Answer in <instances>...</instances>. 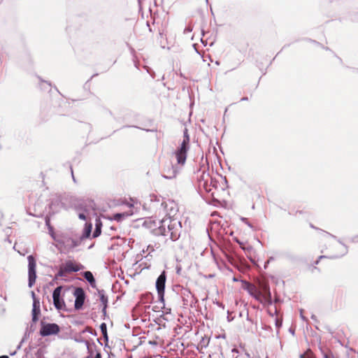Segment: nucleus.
Wrapping results in <instances>:
<instances>
[{"label": "nucleus", "mask_w": 358, "mask_h": 358, "mask_svg": "<svg viewBox=\"0 0 358 358\" xmlns=\"http://www.w3.org/2000/svg\"><path fill=\"white\" fill-rule=\"evenodd\" d=\"M164 210L165 217L162 220H154L155 228L152 230L157 236H169L171 241H176L180 236L182 228L178 204L173 201L165 202Z\"/></svg>", "instance_id": "f257e3e1"}, {"label": "nucleus", "mask_w": 358, "mask_h": 358, "mask_svg": "<svg viewBox=\"0 0 358 358\" xmlns=\"http://www.w3.org/2000/svg\"><path fill=\"white\" fill-rule=\"evenodd\" d=\"M52 238L57 243L61 250L69 252L80 245V238L77 236H70L69 234L55 235L51 234Z\"/></svg>", "instance_id": "f03ea898"}, {"label": "nucleus", "mask_w": 358, "mask_h": 358, "mask_svg": "<svg viewBox=\"0 0 358 358\" xmlns=\"http://www.w3.org/2000/svg\"><path fill=\"white\" fill-rule=\"evenodd\" d=\"M189 136L187 128L184 129L183 131V139L180 144V146L174 152L176 160L179 165L183 166L186 162L187 152L189 149Z\"/></svg>", "instance_id": "7ed1b4c3"}, {"label": "nucleus", "mask_w": 358, "mask_h": 358, "mask_svg": "<svg viewBox=\"0 0 358 358\" xmlns=\"http://www.w3.org/2000/svg\"><path fill=\"white\" fill-rule=\"evenodd\" d=\"M166 281V273L163 271L157 278L155 286L157 291L158 299L164 306V290Z\"/></svg>", "instance_id": "20e7f679"}, {"label": "nucleus", "mask_w": 358, "mask_h": 358, "mask_svg": "<svg viewBox=\"0 0 358 358\" xmlns=\"http://www.w3.org/2000/svg\"><path fill=\"white\" fill-rule=\"evenodd\" d=\"M28 260V286L29 287H31L36 279V260L33 255H29L27 257Z\"/></svg>", "instance_id": "39448f33"}, {"label": "nucleus", "mask_w": 358, "mask_h": 358, "mask_svg": "<svg viewBox=\"0 0 358 358\" xmlns=\"http://www.w3.org/2000/svg\"><path fill=\"white\" fill-rule=\"evenodd\" d=\"M71 296L75 297L74 307L76 310H80L85 302V293L82 287H73Z\"/></svg>", "instance_id": "423d86ee"}, {"label": "nucleus", "mask_w": 358, "mask_h": 358, "mask_svg": "<svg viewBox=\"0 0 358 358\" xmlns=\"http://www.w3.org/2000/svg\"><path fill=\"white\" fill-rule=\"evenodd\" d=\"M41 325L42 327L40 330V334L43 337L57 334L60 331L59 327L55 323L45 324L43 322H41Z\"/></svg>", "instance_id": "0eeeda50"}, {"label": "nucleus", "mask_w": 358, "mask_h": 358, "mask_svg": "<svg viewBox=\"0 0 358 358\" xmlns=\"http://www.w3.org/2000/svg\"><path fill=\"white\" fill-rule=\"evenodd\" d=\"M62 289V286H58L54 289L52 293L53 304L57 310H63L65 308V303L64 299L61 297Z\"/></svg>", "instance_id": "6e6552de"}, {"label": "nucleus", "mask_w": 358, "mask_h": 358, "mask_svg": "<svg viewBox=\"0 0 358 358\" xmlns=\"http://www.w3.org/2000/svg\"><path fill=\"white\" fill-rule=\"evenodd\" d=\"M180 294L182 299V305L185 308L193 307L194 306L196 303L195 298L189 289L182 288Z\"/></svg>", "instance_id": "1a4fd4ad"}, {"label": "nucleus", "mask_w": 358, "mask_h": 358, "mask_svg": "<svg viewBox=\"0 0 358 358\" xmlns=\"http://www.w3.org/2000/svg\"><path fill=\"white\" fill-rule=\"evenodd\" d=\"M182 166L177 163V165L169 164L164 170L162 176L166 179L174 178L179 173Z\"/></svg>", "instance_id": "9d476101"}, {"label": "nucleus", "mask_w": 358, "mask_h": 358, "mask_svg": "<svg viewBox=\"0 0 358 358\" xmlns=\"http://www.w3.org/2000/svg\"><path fill=\"white\" fill-rule=\"evenodd\" d=\"M244 289L247 290L250 295L254 297L256 300L260 301L262 293L257 287L255 285L245 281L244 282Z\"/></svg>", "instance_id": "9b49d317"}, {"label": "nucleus", "mask_w": 358, "mask_h": 358, "mask_svg": "<svg viewBox=\"0 0 358 358\" xmlns=\"http://www.w3.org/2000/svg\"><path fill=\"white\" fill-rule=\"evenodd\" d=\"M64 270L66 273H71V272H77L83 268V266L78 264H75L72 261H67L66 263L62 266Z\"/></svg>", "instance_id": "f8f14e48"}, {"label": "nucleus", "mask_w": 358, "mask_h": 358, "mask_svg": "<svg viewBox=\"0 0 358 358\" xmlns=\"http://www.w3.org/2000/svg\"><path fill=\"white\" fill-rule=\"evenodd\" d=\"M322 231L326 236H331L333 238L337 240L338 242L339 243H341L343 246V250L342 253L341 255H332V256L330 257V258H332V259L339 258L341 257L344 256L345 255H346L348 253V247L344 243H343L340 239H337L336 236H335L334 235L331 234H329V233H328L327 231Z\"/></svg>", "instance_id": "ddd939ff"}, {"label": "nucleus", "mask_w": 358, "mask_h": 358, "mask_svg": "<svg viewBox=\"0 0 358 358\" xmlns=\"http://www.w3.org/2000/svg\"><path fill=\"white\" fill-rule=\"evenodd\" d=\"M197 178L199 181V185L205 187L208 181L209 174L206 173L205 169L203 171L199 169L197 171Z\"/></svg>", "instance_id": "4468645a"}, {"label": "nucleus", "mask_w": 358, "mask_h": 358, "mask_svg": "<svg viewBox=\"0 0 358 358\" xmlns=\"http://www.w3.org/2000/svg\"><path fill=\"white\" fill-rule=\"evenodd\" d=\"M83 277L90 284V285L92 287H94L96 286V281L91 271H85L83 273Z\"/></svg>", "instance_id": "2eb2a0df"}, {"label": "nucleus", "mask_w": 358, "mask_h": 358, "mask_svg": "<svg viewBox=\"0 0 358 358\" xmlns=\"http://www.w3.org/2000/svg\"><path fill=\"white\" fill-rule=\"evenodd\" d=\"M92 224H86L85 227L84 229L83 234L81 236H79L78 238H80V242L85 238H88L90 236L91 231H92Z\"/></svg>", "instance_id": "dca6fc26"}, {"label": "nucleus", "mask_w": 358, "mask_h": 358, "mask_svg": "<svg viewBox=\"0 0 358 358\" xmlns=\"http://www.w3.org/2000/svg\"><path fill=\"white\" fill-rule=\"evenodd\" d=\"M98 294L99 296V300L103 304V306L108 305V296L105 294V291L103 289H98Z\"/></svg>", "instance_id": "f3484780"}, {"label": "nucleus", "mask_w": 358, "mask_h": 358, "mask_svg": "<svg viewBox=\"0 0 358 358\" xmlns=\"http://www.w3.org/2000/svg\"><path fill=\"white\" fill-rule=\"evenodd\" d=\"M75 341L78 343H83L85 344L86 347H87V351H88V353H91V350H92V348L90 347V345L89 343V342L85 339H83V338L80 337V338H76L75 339Z\"/></svg>", "instance_id": "a211bd4d"}, {"label": "nucleus", "mask_w": 358, "mask_h": 358, "mask_svg": "<svg viewBox=\"0 0 358 358\" xmlns=\"http://www.w3.org/2000/svg\"><path fill=\"white\" fill-rule=\"evenodd\" d=\"M101 224L96 223L95 229L92 234L93 238L98 237L101 234Z\"/></svg>", "instance_id": "6ab92c4d"}, {"label": "nucleus", "mask_w": 358, "mask_h": 358, "mask_svg": "<svg viewBox=\"0 0 358 358\" xmlns=\"http://www.w3.org/2000/svg\"><path fill=\"white\" fill-rule=\"evenodd\" d=\"M100 329L102 333L103 338L107 341L108 340V334H107V326L106 323H101L100 325Z\"/></svg>", "instance_id": "aec40b11"}, {"label": "nucleus", "mask_w": 358, "mask_h": 358, "mask_svg": "<svg viewBox=\"0 0 358 358\" xmlns=\"http://www.w3.org/2000/svg\"><path fill=\"white\" fill-rule=\"evenodd\" d=\"M300 358H315L313 352L308 349L303 354L300 355Z\"/></svg>", "instance_id": "412c9836"}, {"label": "nucleus", "mask_w": 358, "mask_h": 358, "mask_svg": "<svg viewBox=\"0 0 358 358\" xmlns=\"http://www.w3.org/2000/svg\"><path fill=\"white\" fill-rule=\"evenodd\" d=\"M66 272L64 270L63 267H60L59 271L57 272V273L55 275V280H57L60 277H64L65 276V273Z\"/></svg>", "instance_id": "4be33fe9"}, {"label": "nucleus", "mask_w": 358, "mask_h": 358, "mask_svg": "<svg viewBox=\"0 0 358 358\" xmlns=\"http://www.w3.org/2000/svg\"><path fill=\"white\" fill-rule=\"evenodd\" d=\"M127 215L124 213H116L113 215V219L117 222H120Z\"/></svg>", "instance_id": "5701e85b"}, {"label": "nucleus", "mask_w": 358, "mask_h": 358, "mask_svg": "<svg viewBox=\"0 0 358 358\" xmlns=\"http://www.w3.org/2000/svg\"><path fill=\"white\" fill-rule=\"evenodd\" d=\"M45 224L48 227L50 234H54L53 228L50 226V220L48 218L45 219Z\"/></svg>", "instance_id": "b1692460"}, {"label": "nucleus", "mask_w": 358, "mask_h": 358, "mask_svg": "<svg viewBox=\"0 0 358 358\" xmlns=\"http://www.w3.org/2000/svg\"><path fill=\"white\" fill-rule=\"evenodd\" d=\"M150 200L151 202H153V201L159 202L160 201L159 197H158L157 195H155V194L150 195Z\"/></svg>", "instance_id": "393cba45"}, {"label": "nucleus", "mask_w": 358, "mask_h": 358, "mask_svg": "<svg viewBox=\"0 0 358 358\" xmlns=\"http://www.w3.org/2000/svg\"><path fill=\"white\" fill-rule=\"evenodd\" d=\"M87 202L89 203V205L84 208V211L85 212H87V211L90 210V208H93V204H94L93 201H91V200H89V201H87Z\"/></svg>", "instance_id": "a878e982"}, {"label": "nucleus", "mask_w": 358, "mask_h": 358, "mask_svg": "<svg viewBox=\"0 0 358 358\" xmlns=\"http://www.w3.org/2000/svg\"><path fill=\"white\" fill-rule=\"evenodd\" d=\"M33 308H40V303L36 299H34Z\"/></svg>", "instance_id": "bb28decb"}, {"label": "nucleus", "mask_w": 358, "mask_h": 358, "mask_svg": "<svg viewBox=\"0 0 358 358\" xmlns=\"http://www.w3.org/2000/svg\"><path fill=\"white\" fill-rule=\"evenodd\" d=\"M29 336V333H27V331H26L25 334H24V338L22 339L20 345L17 348V350H19L21 348V343H23L24 341V340L26 339L27 336Z\"/></svg>", "instance_id": "cd10ccee"}, {"label": "nucleus", "mask_w": 358, "mask_h": 358, "mask_svg": "<svg viewBox=\"0 0 358 358\" xmlns=\"http://www.w3.org/2000/svg\"><path fill=\"white\" fill-rule=\"evenodd\" d=\"M231 352L233 353H236V354H238V355H240L241 353L243 352V348H241V350H238L237 348H233Z\"/></svg>", "instance_id": "c85d7f7f"}, {"label": "nucleus", "mask_w": 358, "mask_h": 358, "mask_svg": "<svg viewBox=\"0 0 358 358\" xmlns=\"http://www.w3.org/2000/svg\"><path fill=\"white\" fill-rule=\"evenodd\" d=\"M192 31V28L190 27V26H188L187 27L185 28L184 29V34H187V33H189Z\"/></svg>", "instance_id": "c756f323"}, {"label": "nucleus", "mask_w": 358, "mask_h": 358, "mask_svg": "<svg viewBox=\"0 0 358 358\" xmlns=\"http://www.w3.org/2000/svg\"><path fill=\"white\" fill-rule=\"evenodd\" d=\"M41 313L40 308H33L32 309V315L36 314V315H38Z\"/></svg>", "instance_id": "7c9ffc66"}, {"label": "nucleus", "mask_w": 358, "mask_h": 358, "mask_svg": "<svg viewBox=\"0 0 358 358\" xmlns=\"http://www.w3.org/2000/svg\"><path fill=\"white\" fill-rule=\"evenodd\" d=\"M78 217L80 219V220H86V215H85L84 213H80L78 214Z\"/></svg>", "instance_id": "2f4dec72"}, {"label": "nucleus", "mask_w": 358, "mask_h": 358, "mask_svg": "<svg viewBox=\"0 0 358 358\" xmlns=\"http://www.w3.org/2000/svg\"><path fill=\"white\" fill-rule=\"evenodd\" d=\"M82 332H83V333L88 332V333H90V334H93L92 329V328H90V327H87V328H86L85 329H84Z\"/></svg>", "instance_id": "473e14b6"}, {"label": "nucleus", "mask_w": 358, "mask_h": 358, "mask_svg": "<svg viewBox=\"0 0 358 358\" xmlns=\"http://www.w3.org/2000/svg\"><path fill=\"white\" fill-rule=\"evenodd\" d=\"M38 315H36V314H33V315H32V322L34 323H36L38 321Z\"/></svg>", "instance_id": "72a5a7b5"}, {"label": "nucleus", "mask_w": 358, "mask_h": 358, "mask_svg": "<svg viewBox=\"0 0 358 358\" xmlns=\"http://www.w3.org/2000/svg\"><path fill=\"white\" fill-rule=\"evenodd\" d=\"M275 326L276 327L279 328L282 326V321L279 320L278 319L275 320Z\"/></svg>", "instance_id": "f704fd0d"}, {"label": "nucleus", "mask_w": 358, "mask_h": 358, "mask_svg": "<svg viewBox=\"0 0 358 358\" xmlns=\"http://www.w3.org/2000/svg\"><path fill=\"white\" fill-rule=\"evenodd\" d=\"M351 242H352V243H358V235L352 237L351 238Z\"/></svg>", "instance_id": "c9c22d12"}, {"label": "nucleus", "mask_w": 358, "mask_h": 358, "mask_svg": "<svg viewBox=\"0 0 358 358\" xmlns=\"http://www.w3.org/2000/svg\"><path fill=\"white\" fill-rule=\"evenodd\" d=\"M152 251H154L153 247L148 245L147 248V252L150 254Z\"/></svg>", "instance_id": "e433bc0d"}, {"label": "nucleus", "mask_w": 358, "mask_h": 358, "mask_svg": "<svg viewBox=\"0 0 358 358\" xmlns=\"http://www.w3.org/2000/svg\"><path fill=\"white\" fill-rule=\"evenodd\" d=\"M300 313H301V314H300V316H301V320H302L303 321L306 322V321H307V318H306L305 316H303V314H302V310H300Z\"/></svg>", "instance_id": "4c0bfd02"}, {"label": "nucleus", "mask_w": 358, "mask_h": 358, "mask_svg": "<svg viewBox=\"0 0 358 358\" xmlns=\"http://www.w3.org/2000/svg\"><path fill=\"white\" fill-rule=\"evenodd\" d=\"M107 306H108V305H106V304H105V306H103L102 313H103V315L106 314Z\"/></svg>", "instance_id": "58836bf2"}, {"label": "nucleus", "mask_w": 358, "mask_h": 358, "mask_svg": "<svg viewBox=\"0 0 358 358\" xmlns=\"http://www.w3.org/2000/svg\"><path fill=\"white\" fill-rule=\"evenodd\" d=\"M264 289H265V291H266V292H268V296H269V297H271V292H270V291H269L268 287L267 286H265V287H264Z\"/></svg>", "instance_id": "ea45409f"}, {"label": "nucleus", "mask_w": 358, "mask_h": 358, "mask_svg": "<svg viewBox=\"0 0 358 358\" xmlns=\"http://www.w3.org/2000/svg\"><path fill=\"white\" fill-rule=\"evenodd\" d=\"M94 358H101V353L97 352L94 357Z\"/></svg>", "instance_id": "a19ab883"}, {"label": "nucleus", "mask_w": 358, "mask_h": 358, "mask_svg": "<svg viewBox=\"0 0 358 358\" xmlns=\"http://www.w3.org/2000/svg\"><path fill=\"white\" fill-rule=\"evenodd\" d=\"M273 260V257H271L266 262V264L264 266V267L266 268V264H268L270 262V261H272Z\"/></svg>", "instance_id": "79ce46f5"}, {"label": "nucleus", "mask_w": 358, "mask_h": 358, "mask_svg": "<svg viewBox=\"0 0 358 358\" xmlns=\"http://www.w3.org/2000/svg\"><path fill=\"white\" fill-rule=\"evenodd\" d=\"M311 319L313 320L314 321H317V317L315 315H311Z\"/></svg>", "instance_id": "37998d69"}, {"label": "nucleus", "mask_w": 358, "mask_h": 358, "mask_svg": "<svg viewBox=\"0 0 358 358\" xmlns=\"http://www.w3.org/2000/svg\"><path fill=\"white\" fill-rule=\"evenodd\" d=\"M323 357H324V358H330L329 355L327 353H324V352H323Z\"/></svg>", "instance_id": "c03bdc74"}, {"label": "nucleus", "mask_w": 358, "mask_h": 358, "mask_svg": "<svg viewBox=\"0 0 358 358\" xmlns=\"http://www.w3.org/2000/svg\"><path fill=\"white\" fill-rule=\"evenodd\" d=\"M241 220H243V222H244V223L247 224V222H248L247 218L243 217Z\"/></svg>", "instance_id": "a18cd8bd"}, {"label": "nucleus", "mask_w": 358, "mask_h": 358, "mask_svg": "<svg viewBox=\"0 0 358 358\" xmlns=\"http://www.w3.org/2000/svg\"><path fill=\"white\" fill-rule=\"evenodd\" d=\"M241 220H243V222H244V223L247 224V222H248L247 218L243 217Z\"/></svg>", "instance_id": "49530a36"}, {"label": "nucleus", "mask_w": 358, "mask_h": 358, "mask_svg": "<svg viewBox=\"0 0 358 358\" xmlns=\"http://www.w3.org/2000/svg\"><path fill=\"white\" fill-rule=\"evenodd\" d=\"M248 97H243L241 101H248Z\"/></svg>", "instance_id": "de8ad7c7"}, {"label": "nucleus", "mask_w": 358, "mask_h": 358, "mask_svg": "<svg viewBox=\"0 0 358 358\" xmlns=\"http://www.w3.org/2000/svg\"><path fill=\"white\" fill-rule=\"evenodd\" d=\"M69 289H70V288H67V289H66L64 290V293H63V295H65V294H66L67 292H69Z\"/></svg>", "instance_id": "09e8293b"}, {"label": "nucleus", "mask_w": 358, "mask_h": 358, "mask_svg": "<svg viewBox=\"0 0 358 358\" xmlns=\"http://www.w3.org/2000/svg\"><path fill=\"white\" fill-rule=\"evenodd\" d=\"M0 358H9L7 355H1L0 356Z\"/></svg>", "instance_id": "8fccbe9b"}, {"label": "nucleus", "mask_w": 358, "mask_h": 358, "mask_svg": "<svg viewBox=\"0 0 358 358\" xmlns=\"http://www.w3.org/2000/svg\"><path fill=\"white\" fill-rule=\"evenodd\" d=\"M287 258H288L289 259H291V260H294V257H291V256H287Z\"/></svg>", "instance_id": "3c124183"}, {"label": "nucleus", "mask_w": 358, "mask_h": 358, "mask_svg": "<svg viewBox=\"0 0 358 358\" xmlns=\"http://www.w3.org/2000/svg\"><path fill=\"white\" fill-rule=\"evenodd\" d=\"M247 225H248V227H250V228H252V224H251L249 222H247Z\"/></svg>", "instance_id": "603ef678"}, {"label": "nucleus", "mask_w": 358, "mask_h": 358, "mask_svg": "<svg viewBox=\"0 0 358 358\" xmlns=\"http://www.w3.org/2000/svg\"><path fill=\"white\" fill-rule=\"evenodd\" d=\"M31 296L33 297L34 299H36L35 298V294H34V292H31Z\"/></svg>", "instance_id": "864d4df0"}, {"label": "nucleus", "mask_w": 358, "mask_h": 358, "mask_svg": "<svg viewBox=\"0 0 358 358\" xmlns=\"http://www.w3.org/2000/svg\"><path fill=\"white\" fill-rule=\"evenodd\" d=\"M33 327V324H31L30 325V331H34V329H32Z\"/></svg>", "instance_id": "5fc2aeb1"}, {"label": "nucleus", "mask_w": 358, "mask_h": 358, "mask_svg": "<svg viewBox=\"0 0 358 358\" xmlns=\"http://www.w3.org/2000/svg\"><path fill=\"white\" fill-rule=\"evenodd\" d=\"M71 174H72L73 180L75 181V178H74V176H73V171H72V170H71Z\"/></svg>", "instance_id": "6e6d98bb"}, {"label": "nucleus", "mask_w": 358, "mask_h": 358, "mask_svg": "<svg viewBox=\"0 0 358 358\" xmlns=\"http://www.w3.org/2000/svg\"><path fill=\"white\" fill-rule=\"evenodd\" d=\"M324 257H326L325 256H320V259H322V258H324Z\"/></svg>", "instance_id": "4d7b16f0"}, {"label": "nucleus", "mask_w": 358, "mask_h": 358, "mask_svg": "<svg viewBox=\"0 0 358 358\" xmlns=\"http://www.w3.org/2000/svg\"><path fill=\"white\" fill-rule=\"evenodd\" d=\"M44 83H47L49 86H50V83H48V82L43 81Z\"/></svg>", "instance_id": "13d9d810"}, {"label": "nucleus", "mask_w": 358, "mask_h": 358, "mask_svg": "<svg viewBox=\"0 0 358 358\" xmlns=\"http://www.w3.org/2000/svg\"><path fill=\"white\" fill-rule=\"evenodd\" d=\"M15 354V352L10 353V355H14Z\"/></svg>", "instance_id": "bf43d9fd"}, {"label": "nucleus", "mask_w": 358, "mask_h": 358, "mask_svg": "<svg viewBox=\"0 0 358 358\" xmlns=\"http://www.w3.org/2000/svg\"><path fill=\"white\" fill-rule=\"evenodd\" d=\"M213 275H209V278H213Z\"/></svg>", "instance_id": "052dcab7"}, {"label": "nucleus", "mask_w": 358, "mask_h": 358, "mask_svg": "<svg viewBox=\"0 0 358 358\" xmlns=\"http://www.w3.org/2000/svg\"><path fill=\"white\" fill-rule=\"evenodd\" d=\"M234 281H237L238 280H237L236 278H234Z\"/></svg>", "instance_id": "680f3d73"}, {"label": "nucleus", "mask_w": 358, "mask_h": 358, "mask_svg": "<svg viewBox=\"0 0 358 358\" xmlns=\"http://www.w3.org/2000/svg\"><path fill=\"white\" fill-rule=\"evenodd\" d=\"M205 1H206V3H208V0H205Z\"/></svg>", "instance_id": "e2e57ef3"}]
</instances>
